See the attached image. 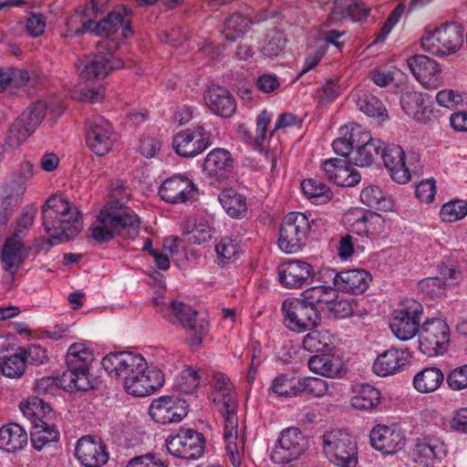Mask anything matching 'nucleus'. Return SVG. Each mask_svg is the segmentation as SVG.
<instances>
[{
	"instance_id": "nucleus-1",
	"label": "nucleus",
	"mask_w": 467,
	"mask_h": 467,
	"mask_svg": "<svg viewBox=\"0 0 467 467\" xmlns=\"http://www.w3.org/2000/svg\"><path fill=\"white\" fill-rule=\"evenodd\" d=\"M101 365L109 375L122 379L124 389L135 397L153 394L165 381L162 371L150 368L140 353L111 352L102 358Z\"/></svg>"
},
{
	"instance_id": "nucleus-2",
	"label": "nucleus",
	"mask_w": 467,
	"mask_h": 467,
	"mask_svg": "<svg viewBox=\"0 0 467 467\" xmlns=\"http://www.w3.org/2000/svg\"><path fill=\"white\" fill-rule=\"evenodd\" d=\"M43 226L53 246L77 236L82 229L79 211L61 196H51L42 208Z\"/></svg>"
},
{
	"instance_id": "nucleus-3",
	"label": "nucleus",
	"mask_w": 467,
	"mask_h": 467,
	"mask_svg": "<svg viewBox=\"0 0 467 467\" xmlns=\"http://www.w3.org/2000/svg\"><path fill=\"white\" fill-rule=\"evenodd\" d=\"M140 221L138 215L119 202L100 211L97 220L90 226L91 237L98 243H107L119 235L135 239L140 234Z\"/></svg>"
},
{
	"instance_id": "nucleus-4",
	"label": "nucleus",
	"mask_w": 467,
	"mask_h": 467,
	"mask_svg": "<svg viewBox=\"0 0 467 467\" xmlns=\"http://www.w3.org/2000/svg\"><path fill=\"white\" fill-rule=\"evenodd\" d=\"M20 410L32 422L31 443L36 450L41 451L49 443L58 441V431L48 422L53 411L42 399L31 397L20 404Z\"/></svg>"
},
{
	"instance_id": "nucleus-5",
	"label": "nucleus",
	"mask_w": 467,
	"mask_h": 467,
	"mask_svg": "<svg viewBox=\"0 0 467 467\" xmlns=\"http://www.w3.org/2000/svg\"><path fill=\"white\" fill-rule=\"evenodd\" d=\"M93 360V351L86 344L74 343L68 348L63 381L69 386L71 391H87L92 388L89 367Z\"/></svg>"
},
{
	"instance_id": "nucleus-6",
	"label": "nucleus",
	"mask_w": 467,
	"mask_h": 467,
	"mask_svg": "<svg viewBox=\"0 0 467 467\" xmlns=\"http://www.w3.org/2000/svg\"><path fill=\"white\" fill-rule=\"evenodd\" d=\"M464 29L457 23H445L433 30L426 28L420 38L424 51L437 57L455 54L463 45Z\"/></svg>"
},
{
	"instance_id": "nucleus-7",
	"label": "nucleus",
	"mask_w": 467,
	"mask_h": 467,
	"mask_svg": "<svg viewBox=\"0 0 467 467\" xmlns=\"http://www.w3.org/2000/svg\"><path fill=\"white\" fill-rule=\"evenodd\" d=\"M314 219L306 213L292 212L282 220L278 246L285 254H295L306 245Z\"/></svg>"
},
{
	"instance_id": "nucleus-8",
	"label": "nucleus",
	"mask_w": 467,
	"mask_h": 467,
	"mask_svg": "<svg viewBox=\"0 0 467 467\" xmlns=\"http://www.w3.org/2000/svg\"><path fill=\"white\" fill-rule=\"evenodd\" d=\"M177 322L185 332L183 343L195 352L202 348V343L210 331L207 314L201 313L184 303H177Z\"/></svg>"
},
{
	"instance_id": "nucleus-9",
	"label": "nucleus",
	"mask_w": 467,
	"mask_h": 467,
	"mask_svg": "<svg viewBox=\"0 0 467 467\" xmlns=\"http://www.w3.org/2000/svg\"><path fill=\"white\" fill-rule=\"evenodd\" d=\"M327 458L339 467H356L358 448L354 438L345 430H334L323 435Z\"/></svg>"
},
{
	"instance_id": "nucleus-10",
	"label": "nucleus",
	"mask_w": 467,
	"mask_h": 467,
	"mask_svg": "<svg viewBox=\"0 0 467 467\" xmlns=\"http://www.w3.org/2000/svg\"><path fill=\"white\" fill-rule=\"evenodd\" d=\"M422 314L423 307L420 302L412 298L404 299L389 323L394 336L401 341H407L420 334Z\"/></svg>"
},
{
	"instance_id": "nucleus-11",
	"label": "nucleus",
	"mask_w": 467,
	"mask_h": 467,
	"mask_svg": "<svg viewBox=\"0 0 467 467\" xmlns=\"http://www.w3.org/2000/svg\"><path fill=\"white\" fill-rule=\"evenodd\" d=\"M284 325L293 332L312 330L320 322V312L301 298H287L282 304Z\"/></svg>"
},
{
	"instance_id": "nucleus-12",
	"label": "nucleus",
	"mask_w": 467,
	"mask_h": 467,
	"mask_svg": "<svg viewBox=\"0 0 467 467\" xmlns=\"http://www.w3.org/2000/svg\"><path fill=\"white\" fill-rule=\"evenodd\" d=\"M308 449V441L298 428L281 431L271 453L275 464H287L298 460Z\"/></svg>"
},
{
	"instance_id": "nucleus-13",
	"label": "nucleus",
	"mask_w": 467,
	"mask_h": 467,
	"mask_svg": "<svg viewBox=\"0 0 467 467\" xmlns=\"http://www.w3.org/2000/svg\"><path fill=\"white\" fill-rule=\"evenodd\" d=\"M450 329L447 323L441 318L426 320L419 334V348L429 356L442 355L448 348Z\"/></svg>"
},
{
	"instance_id": "nucleus-14",
	"label": "nucleus",
	"mask_w": 467,
	"mask_h": 467,
	"mask_svg": "<svg viewBox=\"0 0 467 467\" xmlns=\"http://www.w3.org/2000/svg\"><path fill=\"white\" fill-rule=\"evenodd\" d=\"M215 130L205 125L177 132V155L193 158L213 144Z\"/></svg>"
},
{
	"instance_id": "nucleus-15",
	"label": "nucleus",
	"mask_w": 467,
	"mask_h": 467,
	"mask_svg": "<svg viewBox=\"0 0 467 467\" xmlns=\"http://www.w3.org/2000/svg\"><path fill=\"white\" fill-rule=\"evenodd\" d=\"M343 223L350 233L373 239L383 232L385 220L378 213L356 208L344 214Z\"/></svg>"
},
{
	"instance_id": "nucleus-16",
	"label": "nucleus",
	"mask_w": 467,
	"mask_h": 467,
	"mask_svg": "<svg viewBox=\"0 0 467 467\" xmlns=\"http://www.w3.org/2000/svg\"><path fill=\"white\" fill-rule=\"evenodd\" d=\"M86 129V142L91 151L98 156H105L111 150L116 135L104 117L97 115L87 119Z\"/></svg>"
},
{
	"instance_id": "nucleus-17",
	"label": "nucleus",
	"mask_w": 467,
	"mask_h": 467,
	"mask_svg": "<svg viewBox=\"0 0 467 467\" xmlns=\"http://www.w3.org/2000/svg\"><path fill=\"white\" fill-rule=\"evenodd\" d=\"M33 175L32 163L27 161H22L2 185L0 200L17 209L26 191V182Z\"/></svg>"
},
{
	"instance_id": "nucleus-18",
	"label": "nucleus",
	"mask_w": 467,
	"mask_h": 467,
	"mask_svg": "<svg viewBox=\"0 0 467 467\" xmlns=\"http://www.w3.org/2000/svg\"><path fill=\"white\" fill-rule=\"evenodd\" d=\"M234 159L224 148H214L205 156L202 171L210 183H220L230 178L234 170Z\"/></svg>"
},
{
	"instance_id": "nucleus-19",
	"label": "nucleus",
	"mask_w": 467,
	"mask_h": 467,
	"mask_svg": "<svg viewBox=\"0 0 467 467\" xmlns=\"http://www.w3.org/2000/svg\"><path fill=\"white\" fill-rule=\"evenodd\" d=\"M123 65L122 60L112 53L99 52L79 60L78 70L84 79H102L111 71L121 68Z\"/></svg>"
},
{
	"instance_id": "nucleus-20",
	"label": "nucleus",
	"mask_w": 467,
	"mask_h": 467,
	"mask_svg": "<svg viewBox=\"0 0 467 467\" xmlns=\"http://www.w3.org/2000/svg\"><path fill=\"white\" fill-rule=\"evenodd\" d=\"M211 389L210 397L222 417L237 415L236 394L227 376L221 372H214L211 381Z\"/></svg>"
},
{
	"instance_id": "nucleus-21",
	"label": "nucleus",
	"mask_w": 467,
	"mask_h": 467,
	"mask_svg": "<svg viewBox=\"0 0 467 467\" xmlns=\"http://www.w3.org/2000/svg\"><path fill=\"white\" fill-rule=\"evenodd\" d=\"M23 238V230H15L12 235L5 238L2 246L0 259L4 271L10 275L11 282L14 281L15 275L28 257V250L22 241Z\"/></svg>"
},
{
	"instance_id": "nucleus-22",
	"label": "nucleus",
	"mask_w": 467,
	"mask_h": 467,
	"mask_svg": "<svg viewBox=\"0 0 467 467\" xmlns=\"http://www.w3.org/2000/svg\"><path fill=\"white\" fill-rule=\"evenodd\" d=\"M322 275L332 280L337 291L356 295L364 293L371 281L370 274L363 269L337 272L334 269L327 268L323 270Z\"/></svg>"
},
{
	"instance_id": "nucleus-23",
	"label": "nucleus",
	"mask_w": 467,
	"mask_h": 467,
	"mask_svg": "<svg viewBox=\"0 0 467 467\" xmlns=\"http://www.w3.org/2000/svg\"><path fill=\"white\" fill-rule=\"evenodd\" d=\"M370 443L374 449L384 454H395L406 444L402 429L397 424H378L370 431Z\"/></svg>"
},
{
	"instance_id": "nucleus-24",
	"label": "nucleus",
	"mask_w": 467,
	"mask_h": 467,
	"mask_svg": "<svg viewBox=\"0 0 467 467\" xmlns=\"http://www.w3.org/2000/svg\"><path fill=\"white\" fill-rule=\"evenodd\" d=\"M131 16L132 11L130 8L126 5H118L99 22H94L91 34L108 37L121 29L122 37L128 38L132 35L130 26Z\"/></svg>"
},
{
	"instance_id": "nucleus-25",
	"label": "nucleus",
	"mask_w": 467,
	"mask_h": 467,
	"mask_svg": "<svg viewBox=\"0 0 467 467\" xmlns=\"http://www.w3.org/2000/svg\"><path fill=\"white\" fill-rule=\"evenodd\" d=\"M407 65L415 78L425 88L436 89L441 86V68L434 59L425 55H415L408 58Z\"/></svg>"
},
{
	"instance_id": "nucleus-26",
	"label": "nucleus",
	"mask_w": 467,
	"mask_h": 467,
	"mask_svg": "<svg viewBox=\"0 0 467 467\" xmlns=\"http://www.w3.org/2000/svg\"><path fill=\"white\" fill-rule=\"evenodd\" d=\"M279 282L286 288L298 289L315 276L314 267L302 260H288L277 268Z\"/></svg>"
},
{
	"instance_id": "nucleus-27",
	"label": "nucleus",
	"mask_w": 467,
	"mask_h": 467,
	"mask_svg": "<svg viewBox=\"0 0 467 467\" xmlns=\"http://www.w3.org/2000/svg\"><path fill=\"white\" fill-rule=\"evenodd\" d=\"M75 455L85 467L103 465L109 461L105 443L99 438L83 436L75 448Z\"/></svg>"
},
{
	"instance_id": "nucleus-28",
	"label": "nucleus",
	"mask_w": 467,
	"mask_h": 467,
	"mask_svg": "<svg viewBox=\"0 0 467 467\" xmlns=\"http://www.w3.org/2000/svg\"><path fill=\"white\" fill-rule=\"evenodd\" d=\"M321 170L327 180L337 186L353 187L359 183L361 180L359 171L345 160L327 159L322 162Z\"/></svg>"
},
{
	"instance_id": "nucleus-29",
	"label": "nucleus",
	"mask_w": 467,
	"mask_h": 467,
	"mask_svg": "<svg viewBox=\"0 0 467 467\" xmlns=\"http://www.w3.org/2000/svg\"><path fill=\"white\" fill-rule=\"evenodd\" d=\"M380 154L393 181L398 183H406L410 180V172L405 163V152L400 146L384 144Z\"/></svg>"
},
{
	"instance_id": "nucleus-30",
	"label": "nucleus",
	"mask_w": 467,
	"mask_h": 467,
	"mask_svg": "<svg viewBox=\"0 0 467 467\" xmlns=\"http://www.w3.org/2000/svg\"><path fill=\"white\" fill-rule=\"evenodd\" d=\"M383 145V141L372 138L370 133L362 128L358 139L356 140L350 160L357 166L368 167L380 153Z\"/></svg>"
},
{
	"instance_id": "nucleus-31",
	"label": "nucleus",
	"mask_w": 467,
	"mask_h": 467,
	"mask_svg": "<svg viewBox=\"0 0 467 467\" xmlns=\"http://www.w3.org/2000/svg\"><path fill=\"white\" fill-rule=\"evenodd\" d=\"M369 13L370 8L360 0H335L331 14L325 22V26L335 25L346 17L356 22L366 20Z\"/></svg>"
},
{
	"instance_id": "nucleus-32",
	"label": "nucleus",
	"mask_w": 467,
	"mask_h": 467,
	"mask_svg": "<svg viewBox=\"0 0 467 467\" xmlns=\"http://www.w3.org/2000/svg\"><path fill=\"white\" fill-rule=\"evenodd\" d=\"M412 454L415 462L425 466L433 465L436 460L442 459L446 454V448L440 439L424 436L414 441Z\"/></svg>"
},
{
	"instance_id": "nucleus-33",
	"label": "nucleus",
	"mask_w": 467,
	"mask_h": 467,
	"mask_svg": "<svg viewBox=\"0 0 467 467\" xmlns=\"http://www.w3.org/2000/svg\"><path fill=\"white\" fill-rule=\"evenodd\" d=\"M177 458L196 460L203 454L205 438L202 433L181 428L177 432Z\"/></svg>"
},
{
	"instance_id": "nucleus-34",
	"label": "nucleus",
	"mask_w": 467,
	"mask_h": 467,
	"mask_svg": "<svg viewBox=\"0 0 467 467\" xmlns=\"http://www.w3.org/2000/svg\"><path fill=\"white\" fill-rule=\"evenodd\" d=\"M410 358L408 351L390 348L377 357L373 363V371L380 377L393 375L409 363Z\"/></svg>"
},
{
	"instance_id": "nucleus-35",
	"label": "nucleus",
	"mask_w": 467,
	"mask_h": 467,
	"mask_svg": "<svg viewBox=\"0 0 467 467\" xmlns=\"http://www.w3.org/2000/svg\"><path fill=\"white\" fill-rule=\"evenodd\" d=\"M338 293L334 285H314L303 291L301 299L308 306L319 310L325 306H329L331 310H336L337 305L348 306L347 302H336Z\"/></svg>"
},
{
	"instance_id": "nucleus-36",
	"label": "nucleus",
	"mask_w": 467,
	"mask_h": 467,
	"mask_svg": "<svg viewBox=\"0 0 467 467\" xmlns=\"http://www.w3.org/2000/svg\"><path fill=\"white\" fill-rule=\"evenodd\" d=\"M204 99L213 113L224 118L231 117L236 109L234 97L221 86L210 87L204 94Z\"/></svg>"
},
{
	"instance_id": "nucleus-37",
	"label": "nucleus",
	"mask_w": 467,
	"mask_h": 467,
	"mask_svg": "<svg viewBox=\"0 0 467 467\" xmlns=\"http://www.w3.org/2000/svg\"><path fill=\"white\" fill-rule=\"evenodd\" d=\"M307 365L313 373L330 379L338 377L342 370L341 359L331 349L310 357Z\"/></svg>"
},
{
	"instance_id": "nucleus-38",
	"label": "nucleus",
	"mask_w": 467,
	"mask_h": 467,
	"mask_svg": "<svg viewBox=\"0 0 467 467\" xmlns=\"http://www.w3.org/2000/svg\"><path fill=\"white\" fill-rule=\"evenodd\" d=\"M400 104L405 113L419 122H427L431 116V109L426 105L425 97L417 91H405L400 98Z\"/></svg>"
},
{
	"instance_id": "nucleus-39",
	"label": "nucleus",
	"mask_w": 467,
	"mask_h": 467,
	"mask_svg": "<svg viewBox=\"0 0 467 467\" xmlns=\"http://www.w3.org/2000/svg\"><path fill=\"white\" fill-rule=\"evenodd\" d=\"M182 234L189 235V242L201 244L209 241L213 234V228L206 219H197L194 215L187 216L181 223Z\"/></svg>"
},
{
	"instance_id": "nucleus-40",
	"label": "nucleus",
	"mask_w": 467,
	"mask_h": 467,
	"mask_svg": "<svg viewBox=\"0 0 467 467\" xmlns=\"http://www.w3.org/2000/svg\"><path fill=\"white\" fill-rule=\"evenodd\" d=\"M27 441V432L21 425L8 423L0 428V449L16 452L22 450Z\"/></svg>"
},
{
	"instance_id": "nucleus-41",
	"label": "nucleus",
	"mask_w": 467,
	"mask_h": 467,
	"mask_svg": "<svg viewBox=\"0 0 467 467\" xmlns=\"http://www.w3.org/2000/svg\"><path fill=\"white\" fill-rule=\"evenodd\" d=\"M362 128V126L356 123L341 126L338 130L337 138L332 142L334 152L342 157H351L356 146V140L358 139Z\"/></svg>"
},
{
	"instance_id": "nucleus-42",
	"label": "nucleus",
	"mask_w": 467,
	"mask_h": 467,
	"mask_svg": "<svg viewBox=\"0 0 467 467\" xmlns=\"http://www.w3.org/2000/svg\"><path fill=\"white\" fill-rule=\"evenodd\" d=\"M224 431L223 438L225 442L226 454L230 459L231 463L234 467H238L242 462L241 452L238 451L236 440L238 430V417L237 415H231L223 417Z\"/></svg>"
},
{
	"instance_id": "nucleus-43",
	"label": "nucleus",
	"mask_w": 467,
	"mask_h": 467,
	"mask_svg": "<svg viewBox=\"0 0 467 467\" xmlns=\"http://www.w3.org/2000/svg\"><path fill=\"white\" fill-rule=\"evenodd\" d=\"M218 201L232 218H242L247 212L246 197L233 188L222 191Z\"/></svg>"
},
{
	"instance_id": "nucleus-44",
	"label": "nucleus",
	"mask_w": 467,
	"mask_h": 467,
	"mask_svg": "<svg viewBox=\"0 0 467 467\" xmlns=\"http://www.w3.org/2000/svg\"><path fill=\"white\" fill-rule=\"evenodd\" d=\"M379 391L369 384H359L353 389L351 406L358 410H370L380 401Z\"/></svg>"
},
{
	"instance_id": "nucleus-45",
	"label": "nucleus",
	"mask_w": 467,
	"mask_h": 467,
	"mask_svg": "<svg viewBox=\"0 0 467 467\" xmlns=\"http://www.w3.org/2000/svg\"><path fill=\"white\" fill-rule=\"evenodd\" d=\"M91 7H87L83 12H77L68 17L66 21V27H70L71 32H75L78 36L85 33L92 32L94 21L92 16L99 12L98 5L95 0L90 1Z\"/></svg>"
},
{
	"instance_id": "nucleus-46",
	"label": "nucleus",
	"mask_w": 467,
	"mask_h": 467,
	"mask_svg": "<svg viewBox=\"0 0 467 467\" xmlns=\"http://www.w3.org/2000/svg\"><path fill=\"white\" fill-rule=\"evenodd\" d=\"M444 374L436 367H428L417 373L413 379L414 388L420 393L436 390L443 382Z\"/></svg>"
},
{
	"instance_id": "nucleus-47",
	"label": "nucleus",
	"mask_w": 467,
	"mask_h": 467,
	"mask_svg": "<svg viewBox=\"0 0 467 467\" xmlns=\"http://www.w3.org/2000/svg\"><path fill=\"white\" fill-rule=\"evenodd\" d=\"M149 413L160 424L172 423L175 420V400L172 396L154 400L150 405Z\"/></svg>"
},
{
	"instance_id": "nucleus-48",
	"label": "nucleus",
	"mask_w": 467,
	"mask_h": 467,
	"mask_svg": "<svg viewBox=\"0 0 467 467\" xmlns=\"http://www.w3.org/2000/svg\"><path fill=\"white\" fill-rule=\"evenodd\" d=\"M301 188L304 194L315 204L326 203L332 197L329 187L317 178L304 180Z\"/></svg>"
},
{
	"instance_id": "nucleus-49",
	"label": "nucleus",
	"mask_w": 467,
	"mask_h": 467,
	"mask_svg": "<svg viewBox=\"0 0 467 467\" xmlns=\"http://www.w3.org/2000/svg\"><path fill=\"white\" fill-rule=\"evenodd\" d=\"M332 335L328 330H314L306 334L302 342L305 350L312 353H322L332 349Z\"/></svg>"
},
{
	"instance_id": "nucleus-50",
	"label": "nucleus",
	"mask_w": 467,
	"mask_h": 467,
	"mask_svg": "<svg viewBox=\"0 0 467 467\" xmlns=\"http://www.w3.org/2000/svg\"><path fill=\"white\" fill-rule=\"evenodd\" d=\"M26 356L19 352L0 358V372L10 379H20L26 372Z\"/></svg>"
},
{
	"instance_id": "nucleus-51",
	"label": "nucleus",
	"mask_w": 467,
	"mask_h": 467,
	"mask_svg": "<svg viewBox=\"0 0 467 467\" xmlns=\"http://www.w3.org/2000/svg\"><path fill=\"white\" fill-rule=\"evenodd\" d=\"M199 188L185 173L177 174V203L193 204L199 200Z\"/></svg>"
},
{
	"instance_id": "nucleus-52",
	"label": "nucleus",
	"mask_w": 467,
	"mask_h": 467,
	"mask_svg": "<svg viewBox=\"0 0 467 467\" xmlns=\"http://www.w3.org/2000/svg\"><path fill=\"white\" fill-rule=\"evenodd\" d=\"M251 20L240 14L229 16L223 30V35L229 41H235L244 36L249 30Z\"/></svg>"
},
{
	"instance_id": "nucleus-53",
	"label": "nucleus",
	"mask_w": 467,
	"mask_h": 467,
	"mask_svg": "<svg viewBox=\"0 0 467 467\" xmlns=\"http://www.w3.org/2000/svg\"><path fill=\"white\" fill-rule=\"evenodd\" d=\"M358 109L369 117L387 118V109L383 103L368 92H360L356 100Z\"/></svg>"
},
{
	"instance_id": "nucleus-54",
	"label": "nucleus",
	"mask_w": 467,
	"mask_h": 467,
	"mask_svg": "<svg viewBox=\"0 0 467 467\" xmlns=\"http://www.w3.org/2000/svg\"><path fill=\"white\" fill-rule=\"evenodd\" d=\"M361 202L370 208L378 210H389L391 207L389 200L385 192L377 185H369L360 192Z\"/></svg>"
},
{
	"instance_id": "nucleus-55",
	"label": "nucleus",
	"mask_w": 467,
	"mask_h": 467,
	"mask_svg": "<svg viewBox=\"0 0 467 467\" xmlns=\"http://www.w3.org/2000/svg\"><path fill=\"white\" fill-rule=\"evenodd\" d=\"M201 384V377L196 368L185 366L177 376V392L185 395L193 394Z\"/></svg>"
},
{
	"instance_id": "nucleus-56",
	"label": "nucleus",
	"mask_w": 467,
	"mask_h": 467,
	"mask_svg": "<svg viewBox=\"0 0 467 467\" xmlns=\"http://www.w3.org/2000/svg\"><path fill=\"white\" fill-rule=\"evenodd\" d=\"M299 379L280 375L274 379L270 389L280 397H296L300 394Z\"/></svg>"
},
{
	"instance_id": "nucleus-57",
	"label": "nucleus",
	"mask_w": 467,
	"mask_h": 467,
	"mask_svg": "<svg viewBox=\"0 0 467 467\" xmlns=\"http://www.w3.org/2000/svg\"><path fill=\"white\" fill-rule=\"evenodd\" d=\"M467 215V202L453 200L444 203L440 211L441 221L454 223L463 219Z\"/></svg>"
},
{
	"instance_id": "nucleus-58",
	"label": "nucleus",
	"mask_w": 467,
	"mask_h": 467,
	"mask_svg": "<svg viewBox=\"0 0 467 467\" xmlns=\"http://www.w3.org/2000/svg\"><path fill=\"white\" fill-rule=\"evenodd\" d=\"M30 127L26 125L17 118L11 125L5 137V142L12 148H16L24 143L34 132Z\"/></svg>"
},
{
	"instance_id": "nucleus-59",
	"label": "nucleus",
	"mask_w": 467,
	"mask_h": 467,
	"mask_svg": "<svg viewBox=\"0 0 467 467\" xmlns=\"http://www.w3.org/2000/svg\"><path fill=\"white\" fill-rule=\"evenodd\" d=\"M298 388L300 393L306 392L315 398H322L328 394L329 384L320 378L306 377L299 379Z\"/></svg>"
},
{
	"instance_id": "nucleus-60",
	"label": "nucleus",
	"mask_w": 467,
	"mask_h": 467,
	"mask_svg": "<svg viewBox=\"0 0 467 467\" xmlns=\"http://www.w3.org/2000/svg\"><path fill=\"white\" fill-rule=\"evenodd\" d=\"M60 388L71 390L69 386L63 381V375L60 378L56 377H43L39 379L35 385L36 397L40 399L39 396L54 395Z\"/></svg>"
},
{
	"instance_id": "nucleus-61",
	"label": "nucleus",
	"mask_w": 467,
	"mask_h": 467,
	"mask_svg": "<svg viewBox=\"0 0 467 467\" xmlns=\"http://www.w3.org/2000/svg\"><path fill=\"white\" fill-rule=\"evenodd\" d=\"M47 109L46 102L37 101L31 104L18 118L35 130L46 116Z\"/></svg>"
},
{
	"instance_id": "nucleus-62",
	"label": "nucleus",
	"mask_w": 467,
	"mask_h": 467,
	"mask_svg": "<svg viewBox=\"0 0 467 467\" xmlns=\"http://www.w3.org/2000/svg\"><path fill=\"white\" fill-rule=\"evenodd\" d=\"M215 251L220 264H227L234 261L240 251L236 241L230 237H223L215 245Z\"/></svg>"
},
{
	"instance_id": "nucleus-63",
	"label": "nucleus",
	"mask_w": 467,
	"mask_h": 467,
	"mask_svg": "<svg viewBox=\"0 0 467 467\" xmlns=\"http://www.w3.org/2000/svg\"><path fill=\"white\" fill-rule=\"evenodd\" d=\"M447 384L453 390L467 388V364L457 367L450 371L446 378Z\"/></svg>"
},
{
	"instance_id": "nucleus-64",
	"label": "nucleus",
	"mask_w": 467,
	"mask_h": 467,
	"mask_svg": "<svg viewBox=\"0 0 467 467\" xmlns=\"http://www.w3.org/2000/svg\"><path fill=\"white\" fill-rule=\"evenodd\" d=\"M126 467H167V463L155 453L149 452L131 458Z\"/></svg>"
}]
</instances>
